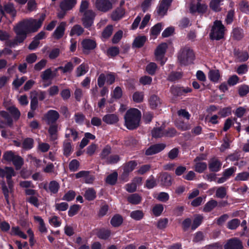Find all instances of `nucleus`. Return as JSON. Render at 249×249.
Here are the masks:
<instances>
[{"label": "nucleus", "instance_id": "obj_15", "mask_svg": "<svg viewBox=\"0 0 249 249\" xmlns=\"http://www.w3.org/2000/svg\"><path fill=\"white\" fill-rule=\"evenodd\" d=\"M3 13H1L4 15L5 13L10 14L12 17H15L17 14V11L14 6V4L11 2H7L4 4L2 7Z\"/></svg>", "mask_w": 249, "mask_h": 249}, {"label": "nucleus", "instance_id": "obj_33", "mask_svg": "<svg viewBox=\"0 0 249 249\" xmlns=\"http://www.w3.org/2000/svg\"><path fill=\"white\" fill-rule=\"evenodd\" d=\"M124 15V11L122 8H118L113 11L111 14V18L113 20L121 19Z\"/></svg>", "mask_w": 249, "mask_h": 249}, {"label": "nucleus", "instance_id": "obj_60", "mask_svg": "<svg viewBox=\"0 0 249 249\" xmlns=\"http://www.w3.org/2000/svg\"><path fill=\"white\" fill-rule=\"evenodd\" d=\"M162 25L160 23H157L155 26H154L151 29V34L152 35L156 36L158 35L161 30Z\"/></svg>", "mask_w": 249, "mask_h": 249}, {"label": "nucleus", "instance_id": "obj_30", "mask_svg": "<svg viewBox=\"0 0 249 249\" xmlns=\"http://www.w3.org/2000/svg\"><path fill=\"white\" fill-rule=\"evenodd\" d=\"M149 104L152 108H155L161 104V101L157 95H152L149 99Z\"/></svg>", "mask_w": 249, "mask_h": 249}, {"label": "nucleus", "instance_id": "obj_54", "mask_svg": "<svg viewBox=\"0 0 249 249\" xmlns=\"http://www.w3.org/2000/svg\"><path fill=\"white\" fill-rule=\"evenodd\" d=\"M73 65L71 62H68L64 67H59L57 69L62 70L63 73L71 72L73 69Z\"/></svg>", "mask_w": 249, "mask_h": 249}, {"label": "nucleus", "instance_id": "obj_49", "mask_svg": "<svg viewBox=\"0 0 249 249\" xmlns=\"http://www.w3.org/2000/svg\"><path fill=\"white\" fill-rule=\"evenodd\" d=\"M144 94L142 92L136 91L132 96L133 100L136 103H141L143 101Z\"/></svg>", "mask_w": 249, "mask_h": 249}, {"label": "nucleus", "instance_id": "obj_27", "mask_svg": "<svg viewBox=\"0 0 249 249\" xmlns=\"http://www.w3.org/2000/svg\"><path fill=\"white\" fill-rule=\"evenodd\" d=\"M232 35L234 39L240 40L244 37V34L243 30L239 27L235 28L232 30Z\"/></svg>", "mask_w": 249, "mask_h": 249}, {"label": "nucleus", "instance_id": "obj_22", "mask_svg": "<svg viewBox=\"0 0 249 249\" xmlns=\"http://www.w3.org/2000/svg\"><path fill=\"white\" fill-rule=\"evenodd\" d=\"M222 165L221 162L216 159H213L211 160L209 163V168L213 172L218 171Z\"/></svg>", "mask_w": 249, "mask_h": 249}, {"label": "nucleus", "instance_id": "obj_14", "mask_svg": "<svg viewBox=\"0 0 249 249\" xmlns=\"http://www.w3.org/2000/svg\"><path fill=\"white\" fill-rule=\"evenodd\" d=\"M15 31L16 34V37L14 39L9 40L8 42V45L10 47H15L16 46L18 45V43H22L26 38V36L23 37V35H20L18 34V28L16 27L15 28Z\"/></svg>", "mask_w": 249, "mask_h": 249}, {"label": "nucleus", "instance_id": "obj_20", "mask_svg": "<svg viewBox=\"0 0 249 249\" xmlns=\"http://www.w3.org/2000/svg\"><path fill=\"white\" fill-rule=\"evenodd\" d=\"M161 184L164 186H170L172 184V177L167 173H163L160 176Z\"/></svg>", "mask_w": 249, "mask_h": 249}, {"label": "nucleus", "instance_id": "obj_42", "mask_svg": "<svg viewBox=\"0 0 249 249\" xmlns=\"http://www.w3.org/2000/svg\"><path fill=\"white\" fill-rule=\"evenodd\" d=\"M195 170L196 172L201 173L204 172L207 168V165L206 162H195Z\"/></svg>", "mask_w": 249, "mask_h": 249}, {"label": "nucleus", "instance_id": "obj_1", "mask_svg": "<svg viewBox=\"0 0 249 249\" xmlns=\"http://www.w3.org/2000/svg\"><path fill=\"white\" fill-rule=\"evenodd\" d=\"M15 176L16 173L12 167L6 166L4 168H0V177L3 178L5 177L7 179L8 187L4 180L1 181L0 184L1 186L2 193L8 206H10L9 195V194H13V182L11 178L12 177Z\"/></svg>", "mask_w": 249, "mask_h": 249}, {"label": "nucleus", "instance_id": "obj_3", "mask_svg": "<svg viewBox=\"0 0 249 249\" xmlns=\"http://www.w3.org/2000/svg\"><path fill=\"white\" fill-rule=\"evenodd\" d=\"M141 118V113L137 108H132L127 110L124 115V125L127 128L133 130L137 128Z\"/></svg>", "mask_w": 249, "mask_h": 249}, {"label": "nucleus", "instance_id": "obj_64", "mask_svg": "<svg viewBox=\"0 0 249 249\" xmlns=\"http://www.w3.org/2000/svg\"><path fill=\"white\" fill-rule=\"evenodd\" d=\"M79 166V162L76 160H72L69 163V167L70 171L75 172L77 171Z\"/></svg>", "mask_w": 249, "mask_h": 249}, {"label": "nucleus", "instance_id": "obj_40", "mask_svg": "<svg viewBox=\"0 0 249 249\" xmlns=\"http://www.w3.org/2000/svg\"><path fill=\"white\" fill-rule=\"evenodd\" d=\"M72 151V147L71 142L68 141H66L64 142L63 144V152L64 154L66 156H69Z\"/></svg>", "mask_w": 249, "mask_h": 249}, {"label": "nucleus", "instance_id": "obj_11", "mask_svg": "<svg viewBox=\"0 0 249 249\" xmlns=\"http://www.w3.org/2000/svg\"><path fill=\"white\" fill-rule=\"evenodd\" d=\"M224 248V249H242L243 247L240 240L233 238L228 240Z\"/></svg>", "mask_w": 249, "mask_h": 249}, {"label": "nucleus", "instance_id": "obj_53", "mask_svg": "<svg viewBox=\"0 0 249 249\" xmlns=\"http://www.w3.org/2000/svg\"><path fill=\"white\" fill-rule=\"evenodd\" d=\"M227 195L226 189L223 186L217 188L215 193L216 197L220 198H224Z\"/></svg>", "mask_w": 249, "mask_h": 249}, {"label": "nucleus", "instance_id": "obj_43", "mask_svg": "<svg viewBox=\"0 0 249 249\" xmlns=\"http://www.w3.org/2000/svg\"><path fill=\"white\" fill-rule=\"evenodd\" d=\"M7 110L11 113L15 120H17L19 119L20 116V113L15 105L10 107Z\"/></svg>", "mask_w": 249, "mask_h": 249}, {"label": "nucleus", "instance_id": "obj_34", "mask_svg": "<svg viewBox=\"0 0 249 249\" xmlns=\"http://www.w3.org/2000/svg\"><path fill=\"white\" fill-rule=\"evenodd\" d=\"M209 78L211 81L216 82L220 78V73L218 70H211L209 72Z\"/></svg>", "mask_w": 249, "mask_h": 249}, {"label": "nucleus", "instance_id": "obj_48", "mask_svg": "<svg viewBox=\"0 0 249 249\" xmlns=\"http://www.w3.org/2000/svg\"><path fill=\"white\" fill-rule=\"evenodd\" d=\"M111 234V231L108 230H101L97 234L98 237L102 239L106 240L107 239Z\"/></svg>", "mask_w": 249, "mask_h": 249}, {"label": "nucleus", "instance_id": "obj_50", "mask_svg": "<svg viewBox=\"0 0 249 249\" xmlns=\"http://www.w3.org/2000/svg\"><path fill=\"white\" fill-rule=\"evenodd\" d=\"M111 147L109 145L106 146L100 154L101 159L106 160H107V159L108 158V156L111 153Z\"/></svg>", "mask_w": 249, "mask_h": 249}, {"label": "nucleus", "instance_id": "obj_47", "mask_svg": "<svg viewBox=\"0 0 249 249\" xmlns=\"http://www.w3.org/2000/svg\"><path fill=\"white\" fill-rule=\"evenodd\" d=\"M240 223V221L239 219H233L228 222L227 227L230 230H235L239 226Z\"/></svg>", "mask_w": 249, "mask_h": 249}, {"label": "nucleus", "instance_id": "obj_31", "mask_svg": "<svg viewBox=\"0 0 249 249\" xmlns=\"http://www.w3.org/2000/svg\"><path fill=\"white\" fill-rule=\"evenodd\" d=\"M34 219L39 224L38 230L41 232H46L47 231V228L43 219L39 216H35Z\"/></svg>", "mask_w": 249, "mask_h": 249}, {"label": "nucleus", "instance_id": "obj_62", "mask_svg": "<svg viewBox=\"0 0 249 249\" xmlns=\"http://www.w3.org/2000/svg\"><path fill=\"white\" fill-rule=\"evenodd\" d=\"M120 160V156L118 155H111L107 159L106 162L108 164H115L117 163Z\"/></svg>", "mask_w": 249, "mask_h": 249}, {"label": "nucleus", "instance_id": "obj_5", "mask_svg": "<svg viewBox=\"0 0 249 249\" xmlns=\"http://www.w3.org/2000/svg\"><path fill=\"white\" fill-rule=\"evenodd\" d=\"M224 25L220 21H215L210 34L211 38L215 40H219L222 38L224 34Z\"/></svg>", "mask_w": 249, "mask_h": 249}, {"label": "nucleus", "instance_id": "obj_44", "mask_svg": "<svg viewBox=\"0 0 249 249\" xmlns=\"http://www.w3.org/2000/svg\"><path fill=\"white\" fill-rule=\"evenodd\" d=\"M113 30V27L112 25H107L102 32V37L104 38L109 37L112 34Z\"/></svg>", "mask_w": 249, "mask_h": 249}, {"label": "nucleus", "instance_id": "obj_16", "mask_svg": "<svg viewBox=\"0 0 249 249\" xmlns=\"http://www.w3.org/2000/svg\"><path fill=\"white\" fill-rule=\"evenodd\" d=\"M82 45L84 52L93 50L96 46L95 40L90 39H85L82 42Z\"/></svg>", "mask_w": 249, "mask_h": 249}, {"label": "nucleus", "instance_id": "obj_56", "mask_svg": "<svg viewBox=\"0 0 249 249\" xmlns=\"http://www.w3.org/2000/svg\"><path fill=\"white\" fill-rule=\"evenodd\" d=\"M157 69V66L156 63L151 62L148 64L146 67V71L150 75H154Z\"/></svg>", "mask_w": 249, "mask_h": 249}, {"label": "nucleus", "instance_id": "obj_35", "mask_svg": "<svg viewBox=\"0 0 249 249\" xmlns=\"http://www.w3.org/2000/svg\"><path fill=\"white\" fill-rule=\"evenodd\" d=\"M146 41V37L144 36L138 37L134 40L133 46L136 48H141L144 44Z\"/></svg>", "mask_w": 249, "mask_h": 249}, {"label": "nucleus", "instance_id": "obj_2", "mask_svg": "<svg viewBox=\"0 0 249 249\" xmlns=\"http://www.w3.org/2000/svg\"><path fill=\"white\" fill-rule=\"evenodd\" d=\"M45 18V15H42L38 19L30 18L21 21L16 26L18 34L25 37L28 33L36 32L41 27Z\"/></svg>", "mask_w": 249, "mask_h": 249}, {"label": "nucleus", "instance_id": "obj_25", "mask_svg": "<svg viewBox=\"0 0 249 249\" xmlns=\"http://www.w3.org/2000/svg\"><path fill=\"white\" fill-rule=\"evenodd\" d=\"M65 136L66 138H72L73 141H76L78 137V132L73 128H67L65 131Z\"/></svg>", "mask_w": 249, "mask_h": 249}, {"label": "nucleus", "instance_id": "obj_28", "mask_svg": "<svg viewBox=\"0 0 249 249\" xmlns=\"http://www.w3.org/2000/svg\"><path fill=\"white\" fill-rule=\"evenodd\" d=\"M84 30L81 25L76 24L71 29L70 35L71 36H73L74 35L80 36L84 33Z\"/></svg>", "mask_w": 249, "mask_h": 249}, {"label": "nucleus", "instance_id": "obj_29", "mask_svg": "<svg viewBox=\"0 0 249 249\" xmlns=\"http://www.w3.org/2000/svg\"><path fill=\"white\" fill-rule=\"evenodd\" d=\"M218 205V202L214 200L211 199L206 203L203 208L204 212H210Z\"/></svg>", "mask_w": 249, "mask_h": 249}, {"label": "nucleus", "instance_id": "obj_52", "mask_svg": "<svg viewBox=\"0 0 249 249\" xmlns=\"http://www.w3.org/2000/svg\"><path fill=\"white\" fill-rule=\"evenodd\" d=\"M13 164L16 166L17 169L21 168L23 163V159L19 156L16 155L12 160Z\"/></svg>", "mask_w": 249, "mask_h": 249}, {"label": "nucleus", "instance_id": "obj_58", "mask_svg": "<svg viewBox=\"0 0 249 249\" xmlns=\"http://www.w3.org/2000/svg\"><path fill=\"white\" fill-rule=\"evenodd\" d=\"M249 178V173L244 172L238 174L235 178V180L237 181H245L248 180Z\"/></svg>", "mask_w": 249, "mask_h": 249}, {"label": "nucleus", "instance_id": "obj_39", "mask_svg": "<svg viewBox=\"0 0 249 249\" xmlns=\"http://www.w3.org/2000/svg\"><path fill=\"white\" fill-rule=\"evenodd\" d=\"M118 174L116 172H114L113 173L108 175L106 178V182L110 185H114L117 180Z\"/></svg>", "mask_w": 249, "mask_h": 249}, {"label": "nucleus", "instance_id": "obj_6", "mask_svg": "<svg viewBox=\"0 0 249 249\" xmlns=\"http://www.w3.org/2000/svg\"><path fill=\"white\" fill-rule=\"evenodd\" d=\"M95 16V13L91 10H88L84 12L82 21L85 28H89L92 26Z\"/></svg>", "mask_w": 249, "mask_h": 249}, {"label": "nucleus", "instance_id": "obj_46", "mask_svg": "<svg viewBox=\"0 0 249 249\" xmlns=\"http://www.w3.org/2000/svg\"><path fill=\"white\" fill-rule=\"evenodd\" d=\"M143 213L141 210L134 211L130 213V217L136 220H140L142 219L143 218Z\"/></svg>", "mask_w": 249, "mask_h": 249}, {"label": "nucleus", "instance_id": "obj_18", "mask_svg": "<svg viewBox=\"0 0 249 249\" xmlns=\"http://www.w3.org/2000/svg\"><path fill=\"white\" fill-rule=\"evenodd\" d=\"M76 3V0H64L60 4L62 11H68L72 9Z\"/></svg>", "mask_w": 249, "mask_h": 249}, {"label": "nucleus", "instance_id": "obj_12", "mask_svg": "<svg viewBox=\"0 0 249 249\" xmlns=\"http://www.w3.org/2000/svg\"><path fill=\"white\" fill-rule=\"evenodd\" d=\"M166 147L164 143H157L150 146L145 151V155L147 156L157 154L163 150Z\"/></svg>", "mask_w": 249, "mask_h": 249}, {"label": "nucleus", "instance_id": "obj_36", "mask_svg": "<svg viewBox=\"0 0 249 249\" xmlns=\"http://www.w3.org/2000/svg\"><path fill=\"white\" fill-rule=\"evenodd\" d=\"M10 233L12 235H18L23 239H26L27 237V235L20 231L18 227H12Z\"/></svg>", "mask_w": 249, "mask_h": 249}, {"label": "nucleus", "instance_id": "obj_7", "mask_svg": "<svg viewBox=\"0 0 249 249\" xmlns=\"http://www.w3.org/2000/svg\"><path fill=\"white\" fill-rule=\"evenodd\" d=\"M115 80V75L111 73H107V74L101 73L98 78V85L99 87H102L104 85L106 81L107 84L111 85L114 82Z\"/></svg>", "mask_w": 249, "mask_h": 249}, {"label": "nucleus", "instance_id": "obj_45", "mask_svg": "<svg viewBox=\"0 0 249 249\" xmlns=\"http://www.w3.org/2000/svg\"><path fill=\"white\" fill-rule=\"evenodd\" d=\"M137 165V163L136 161H130L124 165V170H125L126 172L130 173L134 169Z\"/></svg>", "mask_w": 249, "mask_h": 249}, {"label": "nucleus", "instance_id": "obj_32", "mask_svg": "<svg viewBox=\"0 0 249 249\" xmlns=\"http://www.w3.org/2000/svg\"><path fill=\"white\" fill-rule=\"evenodd\" d=\"M163 129L164 128L162 127L154 128L151 132L152 137L157 138L165 136V131Z\"/></svg>", "mask_w": 249, "mask_h": 249}, {"label": "nucleus", "instance_id": "obj_9", "mask_svg": "<svg viewBox=\"0 0 249 249\" xmlns=\"http://www.w3.org/2000/svg\"><path fill=\"white\" fill-rule=\"evenodd\" d=\"M95 6L97 10L104 13L110 11L113 8L109 0H96Z\"/></svg>", "mask_w": 249, "mask_h": 249}, {"label": "nucleus", "instance_id": "obj_55", "mask_svg": "<svg viewBox=\"0 0 249 249\" xmlns=\"http://www.w3.org/2000/svg\"><path fill=\"white\" fill-rule=\"evenodd\" d=\"M163 211V206L160 204H156L153 208V214L156 216H160Z\"/></svg>", "mask_w": 249, "mask_h": 249}, {"label": "nucleus", "instance_id": "obj_8", "mask_svg": "<svg viewBox=\"0 0 249 249\" xmlns=\"http://www.w3.org/2000/svg\"><path fill=\"white\" fill-rule=\"evenodd\" d=\"M173 0H161L157 8V14L159 17H163L166 14Z\"/></svg>", "mask_w": 249, "mask_h": 249}, {"label": "nucleus", "instance_id": "obj_10", "mask_svg": "<svg viewBox=\"0 0 249 249\" xmlns=\"http://www.w3.org/2000/svg\"><path fill=\"white\" fill-rule=\"evenodd\" d=\"M167 48V44L166 43H162L160 44L155 51V55L157 60H160V64L164 65L165 61L162 60L166 50Z\"/></svg>", "mask_w": 249, "mask_h": 249}, {"label": "nucleus", "instance_id": "obj_21", "mask_svg": "<svg viewBox=\"0 0 249 249\" xmlns=\"http://www.w3.org/2000/svg\"><path fill=\"white\" fill-rule=\"evenodd\" d=\"M38 92L36 91H33L31 92V109L32 111L35 110L38 107L37 100Z\"/></svg>", "mask_w": 249, "mask_h": 249}, {"label": "nucleus", "instance_id": "obj_57", "mask_svg": "<svg viewBox=\"0 0 249 249\" xmlns=\"http://www.w3.org/2000/svg\"><path fill=\"white\" fill-rule=\"evenodd\" d=\"M34 140L31 138L25 139L22 143V147L25 149H31L33 146Z\"/></svg>", "mask_w": 249, "mask_h": 249}, {"label": "nucleus", "instance_id": "obj_24", "mask_svg": "<svg viewBox=\"0 0 249 249\" xmlns=\"http://www.w3.org/2000/svg\"><path fill=\"white\" fill-rule=\"evenodd\" d=\"M142 181L141 178H135L133 182L131 183H129L126 185L125 189L126 191L129 193H132L136 190L137 184L136 183H140Z\"/></svg>", "mask_w": 249, "mask_h": 249}, {"label": "nucleus", "instance_id": "obj_51", "mask_svg": "<svg viewBox=\"0 0 249 249\" xmlns=\"http://www.w3.org/2000/svg\"><path fill=\"white\" fill-rule=\"evenodd\" d=\"M0 115L6 120L7 125L9 126H12L13 124V119L7 112L4 110L0 111Z\"/></svg>", "mask_w": 249, "mask_h": 249}, {"label": "nucleus", "instance_id": "obj_63", "mask_svg": "<svg viewBox=\"0 0 249 249\" xmlns=\"http://www.w3.org/2000/svg\"><path fill=\"white\" fill-rule=\"evenodd\" d=\"M236 55L239 61L244 62L249 58V54L247 52H241L236 53Z\"/></svg>", "mask_w": 249, "mask_h": 249}, {"label": "nucleus", "instance_id": "obj_4", "mask_svg": "<svg viewBox=\"0 0 249 249\" xmlns=\"http://www.w3.org/2000/svg\"><path fill=\"white\" fill-rule=\"evenodd\" d=\"M195 55L192 50L188 47H184L180 51L178 59L182 65H187L193 62Z\"/></svg>", "mask_w": 249, "mask_h": 249}, {"label": "nucleus", "instance_id": "obj_19", "mask_svg": "<svg viewBox=\"0 0 249 249\" xmlns=\"http://www.w3.org/2000/svg\"><path fill=\"white\" fill-rule=\"evenodd\" d=\"M103 121L107 124H112L118 122L119 118L116 114H108L103 117Z\"/></svg>", "mask_w": 249, "mask_h": 249}, {"label": "nucleus", "instance_id": "obj_37", "mask_svg": "<svg viewBox=\"0 0 249 249\" xmlns=\"http://www.w3.org/2000/svg\"><path fill=\"white\" fill-rule=\"evenodd\" d=\"M84 197L88 200H92L96 197V192L92 188H89L86 191Z\"/></svg>", "mask_w": 249, "mask_h": 249}, {"label": "nucleus", "instance_id": "obj_13", "mask_svg": "<svg viewBox=\"0 0 249 249\" xmlns=\"http://www.w3.org/2000/svg\"><path fill=\"white\" fill-rule=\"evenodd\" d=\"M46 122L48 124L54 123L59 118L58 112L54 110L48 111L44 116Z\"/></svg>", "mask_w": 249, "mask_h": 249}, {"label": "nucleus", "instance_id": "obj_41", "mask_svg": "<svg viewBox=\"0 0 249 249\" xmlns=\"http://www.w3.org/2000/svg\"><path fill=\"white\" fill-rule=\"evenodd\" d=\"M88 71V67L84 64H82L76 69V75L78 77L81 76L85 74Z\"/></svg>", "mask_w": 249, "mask_h": 249}, {"label": "nucleus", "instance_id": "obj_23", "mask_svg": "<svg viewBox=\"0 0 249 249\" xmlns=\"http://www.w3.org/2000/svg\"><path fill=\"white\" fill-rule=\"evenodd\" d=\"M58 126L57 124H51L49 128L48 132L51 141L57 139Z\"/></svg>", "mask_w": 249, "mask_h": 249}, {"label": "nucleus", "instance_id": "obj_38", "mask_svg": "<svg viewBox=\"0 0 249 249\" xmlns=\"http://www.w3.org/2000/svg\"><path fill=\"white\" fill-rule=\"evenodd\" d=\"M128 201L131 204H138L141 201V197L137 194L131 195L127 198Z\"/></svg>", "mask_w": 249, "mask_h": 249}, {"label": "nucleus", "instance_id": "obj_17", "mask_svg": "<svg viewBox=\"0 0 249 249\" xmlns=\"http://www.w3.org/2000/svg\"><path fill=\"white\" fill-rule=\"evenodd\" d=\"M66 23L62 22L56 28L53 33V36L54 38L58 39L61 38L64 34Z\"/></svg>", "mask_w": 249, "mask_h": 249}, {"label": "nucleus", "instance_id": "obj_26", "mask_svg": "<svg viewBox=\"0 0 249 249\" xmlns=\"http://www.w3.org/2000/svg\"><path fill=\"white\" fill-rule=\"evenodd\" d=\"M123 218L121 215L116 214L111 219L110 223L114 227H118L122 224Z\"/></svg>", "mask_w": 249, "mask_h": 249}, {"label": "nucleus", "instance_id": "obj_59", "mask_svg": "<svg viewBox=\"0 0 249 249\" xmlns=\"http://www.w3.org/2000/svg\"><path fill=\"white\" fill-rule=\"evenodd\" d=\"M15 154L12 151H8L5 152L3 155V159L5 160L11 162L13 160Z\"/></svg>", "mask_w": 249, "mask_h": 249}, {"label": "nucleus", "instance_id": "obj_61", "mask_svg": "<svg viewBox=\"0 0 249 249\" xmlns=\"http://www.w3.org/2000/svg\"><path fill=\"white\" fill-rule=\"evenodd\" d=\"M59 188V184L55 181H52L49 185V190L53 193L57 192Z\"/></svg>", "mask_w": 249, "mask_h": 249}]
</instances>
